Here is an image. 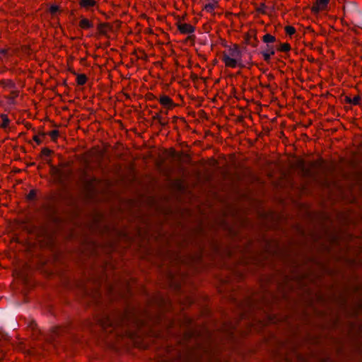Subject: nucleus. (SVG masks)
Here are the masks:
<instances>
[{
  "mask_svg": "<svg viewBox=\"0 0 362 362\" xmlns=\"http://www.w3.org/2000/svg\"><path fill=\"white\" fill-rule=\"evenodd\" d=\"M229 56L232 58L239 59L242 57V51L239 48L238 45H234L233 47H230L228 49Z\"/></svg>",
  "mask_w": 362,
  "mask_h": 362,
  "instance_id": "nucleus-6",
  "label": "nucleus"
},
{
  "mask_svg": "<svg viewBox=\"0 0 362 362\" xmlns=\"http://www.w3.org/2000/svg\"><path fill=\"white\" fill-rule=\"evenodd\" d=\"M214 4H217L218 0H211Z\"/></svg>",
  "mask_w": 362,
  "mask_h": 362,
  "instance_id": "nucleus-29",
  "label": "nucleus"
},
{
  "mask_svg": "<svg viewBox=\"0 0 362 362\" xmlns=\"http://www.w3.org/2000/svg\"><path fill=\"white\" fill-rule=\"evenodd\" d=\"M50 173L59 182H63L64 180L69 178L72 174L70 169H61L55 165H50Z\"/></svg>",
  "mask_w": 362,
  "mask_h": 362,
  "instance_id": "nucleus-1",
  "label": "nucleus"
},
{
  "mask_svg": "<svg viewBox=\"0 0 362 362\" xmlns=\"http://www.w3.org/2000/svg\"><path fill=\"white\" fill-rule=\"evenodd\" d=\"M42 155L45 156V157H48L51 155L52 153V151H50L49 149L47 148H44L42 150Z\"/></svg>",
  "mask_w": 362,
  "mask_h": 362,
  "instance_id": "nucleus-27",
  "label": "nucleus"
},
{
  "mask_svg": "<svg viewBox=\"0 0 362 362\" xmlns=\"http://www.w3.org/2000/svg\"><path fill=\"white\" fill-rule=\"evenodd\" d=\"M262 52H267V53H269V54H275V50H274V46L270 45H267L265 48H264V49L262 50Z\"/></svg>",
  "mask_w": 362,
  "mask_h": 362,
  "instance_id": "nucleus-19",
  "label": "nucleus"
},
{
  "mask_svg": "<svg viewBox=\"0 0 362 362\" xmlns=\"http://www.w3.org/2000/svg\"><path fill=\"white\" fill-rule=\"evenodd\" d=\"M160 103L164 106L173 107L174 103L173 100L167 95H163L160 98Z\"/></svg>",
  "mask_w": 362,
  "mask_h": 362,
  "instance_id": "nucleus-8",
  "label": "nucleus"
},
{
  "mask_svg": "<svg viewBox=\"0 0 362 362\" xmlns=\"http://www.w3.org/2000/svg\"><path fill=\"white\" fill-rule=\"evenodd\" d=\"M1 118L2 119L1 127L6 128L10 122V120L6 115H1Z\"/></svg>",
  "mask_w": 362,
  "mask_h": 362,
  "instance_id": "nucleus-18",
  "label": "nucleus"
},
{
  "mask_svg": "<svg viewBox=\"0 0 362 362\" xmlns=\"http://www.w3.org/2000/svg\"><path fill=\"white\" fill-rule=\"evenodd\" d=\"M329 0H316L315 4L311 8L313 13H317L320 11L323 10L326 8L329 4Z\"/></svg>",
  "mask_w": 362,
  "mask_h": 362,
  "instance_id": "nucleus-4",
  "label": "nucleus"
},
{
  "mask_svg": "<svg viewBox=\"0 0 362 362\" xmlns=\"http://www.w3.org/2000/svg\"><path fill=\"white\" fill-rule=\"evenodd\" d=\"M95 0H80V4L83 7L90 8L95 5Z\"/></svg>",
  "mask_w": 362,
  "mask_h": 362,
  "instance_id": "nucleus-12",
  "label": "nucleus"
},
{
  "mask_svg": "<svg viewBox=\"0 0 362 362\" xmlns=\"http://www.w3.org/2000/svg\"><path fill=\"white\" fill-rule=\"evenodd\" d=\"M59 10V6H57V5H52L51 6V7L49 8V11L52 14H54L56 13L57 12H58Z\"/></svg>",
  "mask_w": 362,
  "mask_h": 362,
  "instance_id": "nucleus-25",
  "label": "nucleus"
},
{
  "mask_svg": "<svg viewBox=\"0 0 362 362\" xmlns=\"http://www.w3.org/2000/svg\"><path fill=\"white\" fill-rule=\"evenodd\" d=\"M291 49V46L288 43H279L278 49L281 52H286L289 51Z\"/></svg>",
  "mask_w": 362,
  "mask_h": 362,
  "instance_id": "nucleus-16",
  "label": "nucleus"
},
{
  "mask_svg": "<svg viewBox=\"0 0 362 362\" xmlns=\"http://www.w3.org/2000/svg\"><path fill=\"white\" fill-rule=\"evenodd\" d=\"M100 323L102 324L103 326H105V325L112 326L113 321L109 317H105V319L103 321L100 320Z\"/></svg>",
  "mask_w": 362,
  "mask_h": 362,
  "instance_id": "nucleus-21",
  "label": "nucleus"
},
{
  "mask_svg": "<svg viewBox=\"0 0 362 362\" xmlns=\"http://www.w3.org/2000/svg\"><path fill=\"white\" fill-rule=\"evenodd\" d=\"M36 198V192L34 189L30 191L27 195V199L28 201H33Z\"/></svg>",
  "mask_w": 362,
  "mask_h": 362,
  "instance_id": "nucleus-20",
  "label": "nucleus"
},
{
  "mask_svg": "<svg viewBox=\"0 0 362 362\" xmlns=\"http://www.w3.org/2000/svg\"><path fill=\"white\" fill-rule=\"evenodd\" d=\"M33 139L37 144H40L41 143V139L37 135L34 136Z\"/></svg>",
  "mask_w": 362,
  "mask_h": 362,
  "instance_id": "nucleus-28",
  "label": "nucleus"
},
{
  "mask_svg": "<svg viewBox=\"0 0 362 362\" xmlns=\"http://www.w3.org/2000/svg\"><path fill=\"white\" fill-rule=\"evenodd\" d=\"M346 100L349 103L356 105L359 104L361 98L359 96H356L354 98L346 97Z\"/></svg>",
  "mask_w": 362,
  "mask_h": 362,
  "instance_id": "nucleus-17",
  "label": "nucleus"
},
{
  "mask_svg": "<svg viewBox=\"0 0 362 362\" xmlns=\"http://www.w3.org/2000/svg\"><path fill=\"white\" fill-rule=\"evenodd\" d=\"M222 60L224 62L226 66L235 68L238 65V59L230 57L228 54L223 53Z\"/></svg>",
  "mask_w": 362,
  "mask_h": 362,
  "instance_id": "nucleus-5",
  "label": "nucleus"
},
{
  "mask_svg": "<svg viewBox=\"0 0 362 362\" xmlns=\"http://www.w3.org/2000/svg\"><path fill=\"white\" fill-rule=\"evenodd\" d=\"M262 40L264 42L267 43V45H269V43L276 42V38L270 34H266L263 36Z\"/></svg>",
  "mask_w": 362,
  "mask_h": 362,
  "instance_id": "nucleus-13",
  "label": "nucleus"
},
{
  "mask_svg": "<svg viewBox=\"0 0 362 362\" xmlns=\"http://www.w3.org/2000/svg\"><path fill=\"white\" fill-rule=\"evenodd\" d=\"M245 42L253 47H257L259 41L256 35H247L245 38Z\"/></svg>",
  "mask_w": 362,
  "mask_h": 362,
  "instance_id": "nucleus-7",
  "label": "nucleus"
},
{
  "mask_svg": "<svg viewBox=\"0 0 362 362\" xmlns=\"http://www.w3.org/2000/svg\"><path fill=\"white\" fill-rule=\"evenodd\" d=\"M111 29V26L107 23H100L98 25V30L100 34L102 35H106L107 31L106 29Z\"/></svg>",
  "mask_w": 362,
  "mask_h": 362,
  "instance_id": "nucleus-14",
  "label": "nucleus"
},
{
  "mask_svg": "<svg viewBox=\"0 0 362 362\" xmlns=\"http://www.w3.org/2000/svg\"><path fill=\"white\" fill-rule=\"evenodd\" d=\"M76 81L78 85L83 86L86 83L87 77L85 74H77Z\"/></svg>",
  "mask_w": 362,
  "mask_h": 362,
  "instance_id": "nucleus-15",
  "label": "nucleus"
},
{
  "mask_svg": "<svg viewBox=\"0 0 362 362\" xmlns=\"http://www.w3.org/2000/svg\"><path fill=\"white\" fill-rule=\"evenodd\" d=\"M39 213L47 219H51L54 214V208L49 204L43 203L41 206L37 209Z\"/></svg>",
  "mask_w": 362,
  "mask_h": 362,
  "instance_id": "nucleus-2",
  "label": "nucleus"
},
{
  "mask_svg": "<svg viewBox=\"0 0 362 362\" xmlns=\"http://www.w3.org/2000/svg\"><path fill=\"white\" fill-rule=\"evenodd\" d=\"M153 120H157L159 123V124L162 127H165L168 124V121H166L165 119H163L159 113H156L153 116Z\"/></svg>",
  "mask_w": 362,
  "mask_h": 362,
  "instance_id": "nucleus-11",
  "label": "nucleus"
},
{
  "mask_svg": "<svg viewBox=\"0 0 362 362\" xmlns=\"http://www.w3.org/2000/svg\"><path fill=\"white\" fill-rule=\"evenodd\" d=\"M263 57H264V61L269 62L270 59H271V56L272 55V54H269V53H267V52H261Z\"/></svg>",
  "mask_w": 362,
  "mask_h": 362,
  "instance_id": "nucleus-26",
  "label": "nucleus"
},
{
  "mask_svg": "<svg viewBox=\"0 0 362 362\" xmlns=\"http://www.w3.org/2000/svg\"><path fill=\"white\" fill-rule=\"evenodd\" d=\"M177 26L180 32L182 34H192L195 30V28L192 25L180 21L177 23Z\"/></svg>",
  "mask_w": 362,
  "mask_h": 362,
  "instance_id": "nucleus-3",
  "label": "nucleus"
},
{
  "mask_svg": "<svg viewBox=\"0 0 362 362\" xmlns=\"http://www.w3.org/2000/svg\"><path fill=\"white\" fill-rule=\"evenodd\" d=\"M204 8L208 12H212L215 8V4L214 3H209L205 5Z\"/></svg>",
  "mask_w": 362,
  "mask_h": 362,
  "instance_id": "nucleus-22",
  "label": "nucleus"
},
{
  "mask_svg": "<svg viewBox=\"0 0 362 362\" xmlns=\"http://www.w3.org/2000/svg\"><path fill=\"white\" fill-rule=\"evenodd\" d=\"M79 25L83 29H89L93 28V24L87 18H82L80 21Z\"/></svg>",
  "mask_w": 362,
  "mask_h": 362,
  "instance_id": "nucleus-10",
  "label": "nucleus"
},
{
  "mask_svg": "<svg viewBox=\"0 0 362 362\" xmlns=\"http://www.w3.org/2000/svg\"><path fill=\"white\" fill-rule=\"evenodd\" d=\"M285 30H286V33L289 35L294 34L296 32L295 28L292 26H286L285 28Z\"/></svg>",
  "mask_w": 362,
  "mask_h": 362,
  "instance_id": "nucleus-23",
  "label": "nucleus"
},
{
  "mask_svg": "<svg viewBox=\"0 0 362 362\" xmlns=\"http://www.w3.org/2000/svg\"><path fill=\"white\" fill-rule=\"evenodd\" d=\"M65 332H66V328L56 327L53 328L52 334L51 336V338L52 339H54L55 337L62 335Z\"/></svg>",
  "mask_w": 362,
  "mask_h": 362,
  "instance_id": "nucleus-9",
  "label": "nucleus"
},
{
  "mask_svg": "<svg viewBox=\"0 0 362 362\" xmlns=\"http://www.w3.org/2000/svg\"><path fill=\"white\" fill-rule=\"evenodd\" d=\"M49 134L51 136L52 140H55L59 136V131H57V130H52V132H49Z\"/></svg>",
  "mask_w": 362,
  "mask_h": 362,
  "instance_id": "nucleus-24",
  "label": "nucleus"
},
{
  "mask_svg": "<svg viewBox=\"0 0 362 362\" xmlns=\"http://www.w3.org/2000/svg\"><path fill=\"white\" fill-rule=\"evenodd\" d=\"M45 160L47 163H49V164L50 163V160H49V159H47V158H46V159H45Z\"/></svg>",
  "mask_w": 362,
  "mask_h": 362,
  "instance_id": "nucleus-30",
  "label": "nucleus"
}]
</instances>
